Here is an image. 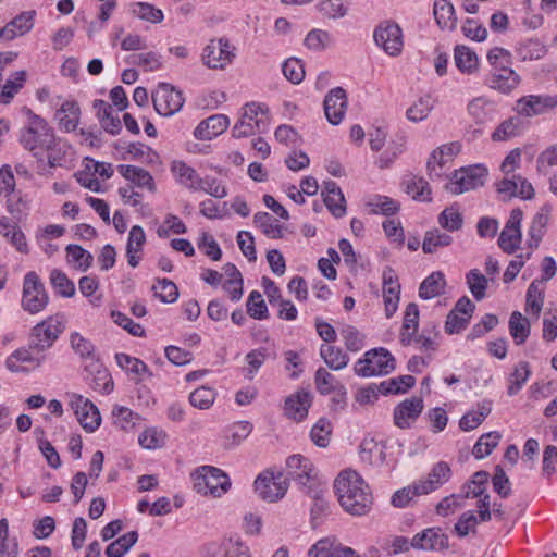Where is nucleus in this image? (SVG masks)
Returning <instances> with one entry per match:
<instances>
[{
    "label": "nucleus",
    "mask_w": 557,
    "mask_h": 557,
    "mask_svg": "<svg viewBox=\"0 0 557 557\" xmlns=\"http://www.w3.org/2000/svg\"><path fill=\"white\" fill-rule=\"evenodd\" d=\"M334 490L342 508L356 517L367 516L373 505L368 483L355 470H344L334 481Z\"/></svg>",
    "instance_id": "f257e3e1"
},
{
    "label": "nucleus",
    "mask_w": 557,
    "mask_h": 557,
    "mask_svg": "<svg viewBox=\"0 0 557 557\" xmlns=\"http://www.w3.org/2000/svg\"><path fill=\"white\" fill-rule=\"evenodd\" d=\"M21 113L23 122L18 131V141L34 157L41 156L45 147L53 143L54 129L45 117L27 107H23Z\"/></svg>",
    "instance_id": "f03ea898"
},
{
    "label": "nucleus",
    "mask_w": 557,
    "mask_h": 557,
    "mask_svg": "<svg viewBox=\"0 0 557 557\" xmlns=\"http://www.w3.org/2000/svg\"><path fill=\"white\" fill-rule=\"evenodd\" d=\"M396 360L394 356L383 347L373 348L363 354L354 366V372L360 377L387 375L394 371Z\"/></svg>",
    "instance_id": "7ed1b4c3"
},
{
    "label": "nucleus",
    "mask_w": 557,
    "mask_h": 557,
    "mask_svg": "<svg viewBox=\"0 0 557 557\" xmlns=\"http://www.w3.org/2000/svg\"><path fill=\"white\" fill-rule=\"evenodd\" d=\"M194 488L202 495L221 497L231 487V480L221 469L202 466L193 473Z\"/></svg>",
    "instance_id": "20e7f679"
},
{
    "label": "nucleus",
    "mask_w": 557,
    "mask_h": 557,
    "mask_svg": "<svg viewBox=\"0 0 557 557\" xmlns=\"http://www.w3.org/2000/svg\"><path fill=\"white\" fill-rule=\"evenodd\" d=\"M65 330V320L61 314H54L37 323L30 331V348L44 352L51 348Z\"/></svg>",
    "instance_id": "39448f33"
},
{
    "label": "nucleus",
    "mask_w": 557,
    "mask_h": 557,
    "mask_svg": "<svg viewBox=\"0 0 557 557\" xmlns=\"http://www.w3.org/2000/svg\"><path fill=\"white\" fill-rule=\"evenodd\" d=\"M49 304V295L45 284L35 271L24 275L21 307L30 314H37L46 309Z\"/></svg>",
    "instance_id": "423d86ee"
},
{
    "label": "nucleus",
    "mask_w": 557,
    "mask_h": 557,
    "mask_svg": "<svg viewBox=\"0 0 557 557\" xmlns=\"http://www.w3.org/2000/svg\"><path fill=\"white\" fill-rule=\"evenodd\" d=\"M269 117L264 107L257 102L247 103L242 109V114L234 125L232 133L236 138L252 136L268 129Z\"/></svg>",
    "instance_id": "0eeeda50"
},
{
    "label": "nucleus",
    "mask_w": 557,
    "mask_h": 557,
    "mask_svg": "<svg viewBox=\"0 0 557 557\" xmlns=\"http://www.w3.org/2000/svg\"><path fill=\"white\" fill-rule=\"evenodd\" d=\"M287 476L315 500H319V491L315 488V473L311 460L302 455L289 456L286 460Z\"/></svg>",
    "instance_id": "6e6552de"
},
{
    "label": "nucleus",
    "mask_w": 557,
    "mask_h": 557,
    "mask_svg": "<svg viewBox=\"0 0 557 557\" xmlns=\"http://www.w3.org/2000/svg\"><path fill=\"white\" fill-rule=\"evenodd\" d=\"M255 492L257 495L269 503H274L283 498L288 490V478L282 472L265 470L255 480Z\"/></svg>",
    "instance_id": "1a4fd4ad"
},
{
    "label": "nucleus",
    "mask_w": 557,
    "mask_h": 557,
    "mask_svg": "<svg viewBox=\"0 0 557 557\" xmlns=\"http://www.w3.org/2000/svg\"><path fill=\"white\" fill-rule=\"evenodd\" d=\"M515 111L518 115L527 119L557 111V94L522 96L516 101Z\"/></svg>",
    "instance_id": "9d476101"
},
{
    "label": "nucleus",
    "mask_w": 557,
    "mask_h": 557,
    "mask_svg": "<svg viewBox=\"0 0 557 557\" xmlns=\"http://www.w3.org/2000/svg\"><path fill=\"white\" fill-rule=\"evenodd\" d=\"M152 102L158 114L169 117L182 110L185 98L173 85L160 83L152 92Z\"/></svg>",
    "instance_id": "9b49d317"
},
{
    "label": "nucleus",
    "mask_w": 557,
    "mask_h": 557,
    "mask_svg": "<svg viewBox=\"0 0 557 557\" xmlns=\"http://www.w3.org/2000/svg\"><path fill=\"white\" fill-rule=\"evenodd\" d=\"M373 38L376 46L391 57H397L403 51V29L392 20L381 22L374 29Z\"/></svg>",
    "instance_id": "f8f14e48"
},
{
    "label": "nucleus",
    "mask_w": 557,
    "mask_h": 557,
    "mask_svg": "<svg viewBox=\"0 0 557 557\" xmlns=\"http://www.w3.org/2000/svg\"><path fill=\"white\" fill-rule=\"evenodd\" d=\"M486 174V168L480 164L462 168L454 173L445 188L454 195H460L482 186Z\"/></svg>",
    "instance_id": "ddd939ff"
},
{
    "label": "nucleus",
    "mask_w": 557,
    "mask_h": 557,
    "mask_svg": "<svg viewBox=\"0 0 557 557\" xmlns=\"http://www.w3.org/2000/svg\"><path fill=\"white\" fill-rule=\"evenodd\" d=\"M234 58L235 48L224 37L210 40L201 53L202 63L211 70H224Z\"/></svg>",
    "instance_id": "4468645a"
},
{
    "label": "nucleus",
    "mask_w": 557,
    "mask_h": 557,
    "mask_svg": "<svg viewBox=\"0 0 557 557\" xmlns=\"http://www.w3.org/2000/svg\"><path fill=\"white\" fill-rule=\"evenodd\" d=\"M69 398L70 407L81 426L88 433L95 432L101 423V416L97 406L81 394L72 393Z\"/></svg>",
    "instance_id": "2eb2a0df"
},
{
    "label": "nucleus",
    "mask_w": 557,
    "mask_h": 557,
    "mask_svg": "<svg viewBox=\"0 0 557 557\" xmlns=\"http://www.w3.org/2000/svg\"><path fill=\"white\" fill-rule=\"evenodd\" d=\"M523 212L519 208L512 209L499 234L497 244L499 248L508 255L516 252L522 242L521 222Z\"/></svg>",
    "instance_id": "dca6fc26"
},
{
    "label": "nucleus",
    "mask_w": 557,
    "mask_h": 557,
    "mask_svg": "<svg viewBox=\"0 0 557 557\" xmlns=\"http://www.w3.org/2000/svg\"><path fill=\"white\" fill-rule=\"evenodd\" d=\"M35 349L21 347L10 354L5 359V367L13 373H29L38 369L46 360L45 355H36Z\"/></svg>",
    "instance_id": "f3484780"
},
{
    "label": "nucleus",
    "mask_w": 557,
    "mask_h": 557,
    "mask_svg": "<svg viewBox=\"0 0 557 557\" xmlns=\"http://www.w3.org/2000/svg\"><path fill=\"white\" fill-rule=\"evenodd\" d=\"M382 296L384 302V313L391 319L397 311L400 300V284L396 272L386 267L382 273Z\"/></svg>",
    "instance_id": "a211bd4d"
},
{
    "label": "nucleus",
    "mask_w": 557,
    "mask_h": 557,
    "mask_svg": "<svg viewBox=\"0 0 557 557\" xmlns=\"http://www.w3.org/2000/svg\"><path fill=\"white\" fill-rule=\"evenodd\" d=\"M448 536L441 528H428L411 539L413 549L437 552L448 548Z\"/></svg>",
    "instance_id": "6ab92c4d"
},
{
    "label": "nucleus",
    "mask_w": 557,
    "mask_h": 557,
    "mask_svg": "<svg viewBox=\"0 0 557 557\" xmlns=\"http://www.w3.org/2000/svg\"><path fill=\"white\" fill-rule=\"evenodd\" d=\"M423 400L420 397H411L399 403L393 412L394 423L399 429H409L423 410Z\"/></svg>",
    "instance_id": "aec40b11"
},
{
    "label": "nucleus",
    "mask_w": 557,
    "mask_h": 557,
    "mask_svg": "<svg viewBox=\"0 0 557 557\" xmlns=\"http://www.w3.org/2000/svg\"><path fill=\"white\" fill-rule=\"evenodd\" d=\"M324 113L327 121L333 125H338L347 110V96L342 87L331 89L324 98Z\"/></svg>",
    "instance_id": "412c9836"
},
{
    "label": "nucleus",
    "mask_w": 557,
    "mask_h": 557,
    "mask_svg": "<svg viewBox=\"0 0 557 557\" xmlns=\"http://www.w3.org/2000/svg\"><path fill=\"white\" fill-rule=\"evenodd\" d=\"M487 85L503 94L513 90L520 83L519 75L509 66H495L486 81Z\"/></svg>",
    "instance_id": "4be33fe9"
},
{
    "label": "nucleus",
    "mask_w": 557,
    "mask_h": 557,
    "mask_svg": "<svg viewBox=\"0 0 557 557\" xmlns=\"http://www.w3.org/2000/svg\"><path fill=\"white\" fill-rule=\"evenodd\" d=\"M230 119L224 114H214L201 121L194 129V137L199 140H211L224 133Z\"/></svg>",
    "instance_id": "5701e85b"
},
{
    "label": "nucleus",
    "mask_w": 557,
    "mask_h": 557,
    "mask_svg": "<svg viewBox=\"0 0 557 557\" xmlns=\"http://www.w3.org/2000/svg\"><path fill=\"white\" fill-rule=\"evenodd\" d=\"M314 384L317 391L321 395H330L337 393L338 399H334L337 404L345 403L346 388L345 386L325 368H319L314 373Z\"/></svg>",
    "instance_id": "b1692460"
},
{
    "label": "nucleus",
    "mask_w": 557,
    "mask_h": 557,
    "mask_svg": "<svg viewBox=\"0 0 557 557\" xmlns=\"http://www.w3.org/2000/svg\"><path fill=\"white\" fill-rule=\"evenodd\" d=\"M451 476V470L447 462L438 461L435 463L425 479H420L417 482L420 485V491L428 495L443 484H445Z\"/></svg>",
    "instance_id": "393cba45"
},
{
    "label": "nucleus",
    "mask_w": 557,
    "mask_h": 557,
    "mask_svg": "<svg viewBox=\"0 0 557 557\" xmlns=\"http://www.w3.org/2000/svg\"><path fill=\"white\" fill-rule=\"evenodd\" d=\"M322 196L326 208L335 218H342L346 213L344 195L334 181L323 183Z\"/></svg>",
    "instance_id": "a878e982"
},
{
    "label": "nucleus",
    "mask_w": 557,
    "mask_h": 557,
    "mask_svg": "<svg viewBox=\"0 0 557 557\" xmlns=\"http://www.w3.org/2000/svg\"><path fill=\"white\" fill-rule=\"evenodd\" d=\"M0 235L4 237L18 252L28 253V245L26 242L25 234L8 216H0Z\"/></svg>",
    "instance_id": "bb28decb"
},
{
    "label": "nucleus",
    "mask_w": 557,
    "mask_h": 557,
    "mask_svg": "<svg viewBox=\"0 0 557 557\" xmlns=\"http://www.w3.org/2000/svg\"><path fill=\"white\" fill-rule=\"evenodd\" d=\"M117 172L137 187L146 188L150 193L156 191L154 180L147 170L131 164H120Z\"/></svg>",
    "instance_id": "cd10ccee"
},
{
    "label": "nucleus",
    "mask_w": 557,
    "mask_h": 557,
    "mask_svg": "<svg viewBox=\"0 0 557 557\" xmlns=\"http://www.w3.org/2000/svg\"><path fill=\"white\" fill-rule=\"evenodd\" d=\"M419 327V308L414 302L406 306L403 325L399 333V341L404 346H410L413 343V335H416Z\"/></svg>",
    "instance_id": "c85d7f7f"
},
{
    "label": "nucleus",
    "mask_w": 557,
    "mask_h": 557,
    "mask_svg": "<svg viewBox=\"0 0 557 557\" xmlns=\"http://www.w3.org/2000/svg\"><path fill=\"white\" fill-rule=\"evenodd\" d=\"M34 18L35 11L22 12L0 29V35H4V40H12L17 36H23L33 28Z\"/></svg>",
    "instance_id": "c756f323"
},
{
    "label": "nucleus",
    "mask_w": 557,
    "mask_h": 557,
    "mask_svg": "<svg viewBox=\"0 0 557 557\" xmlns=\"http://www.w3.org/2000/svg\"><path fill=\"white\" fill-rule=\"evenodd\" d=\"M552 207L549 205H544L540 208L536 214L533 216L531 225L529 227V243L528 246L531 249L537 248L540 242L542 240L546 226L550 219Z\"/></svg>",
    "instance_id": "7c9ffc66"
},
{
    "label": "nucleus",
    "mask_w": 557,
    "mask_h": 557,
    "mask_svg": "<svg viewBox=\"0 0 557 557\" xmlns=\"http://www.w3.org/2000/svg\"><path fill=\"white\" fill-rule=\"evenodd\" d=\"M311 406V395L308 392H298L290 395L285 401V413L295 421L304 420Z\"/></svg>",
    "instance_id": "2f4dec72"
},
{
    "label": "nucleus",
    "mask_w": 557,
    "mask_h": 557,
    "mask_svg": "<svg viewBox=\"0 0 557 557\" xmlns=\"http://www.w3.org/2000/svg\"><path fill=\"white\" fill-rule=\"evenodd\" d=\"M460 144L458 141H453L448 144H444L436 149H434L428 161V169L430 173H435V175H440L436 172V168H442L449 161L454 159L460 151Z\"/></svg>",
    "instance_id": "473e14b6"
},
{
    "label": "nucleus",
    "mask_w": 557,
    "mask_h": 557,
    "mask_svg": "<svg viewBox=\"0 0 557 557\" xmlns=\"http://www.w3.org/2000/svg\"><path fill=\"white\" fill-rule=\"evenodd\" d=\"M52 141L44 150L47 152L48 163L51 168L63 166L72 159L71 146L55 135Z\"/></svg>",
    "instance_id": "72a5a7b5"
},
{
    "label": "nucleus",
    "mask_w": 557,
    "mask_h": 557,
    "mask_svg": "<svg viewBox=\"0 0 557 557\" xmlns=\"http://www.w3.org/2000/svg\"><path fill=\"white\" fill-rule=\"evenodd\" d=\"M319 354L325 364L333 371L345 369L350 360L342 348L330 344H322Z\"/></svg>",
    "instance_id": "f704fd0d"
},
{
    "label": "nucleus",
    "mask_w": 557,
    "mask_h": 557,
    "mask_svg": "<svg viewBox=\"0 0 557 557\" xmlns=\"http://www.w3.org/2000/svg\"><path fill=\"white\" fill-rule=\"evenodd\" d=\"M446 278L443 272L434 271L428 275L419 287V297L429 300L444 293Z\"/></svg>",
    "instance_id": "c9c22d12"
},
{
    "label": "nucleus",
    "mask_w": 557,
    "mask_h": 557,
    "mask_svg": "<svg viewBox=\"0 0 557 557\" xmlns=\"http://www.w3.org/2000/svg\"><path fill=\"white\" fill-rule=\"evenodd\" d=\"M435 104L436 99L432 95H422L406 110V117L413 123L422 122L428 119Z\"/></svg>",
    "instance_id": "e433bc0d"
},
{
    "label": "nucleus",
    "mask_w": 557,
    "mask_h": 557,
    "mask_svg": "<svg viewBox=\"0 0 557 557\" xmlns=\"http://www.w3.org/2000/svg\"><path fill=\"white\" fill-rule=\"evenodd\" d=\"M366 207L370 214L391 216L399 211L400 203L387 196L373 195L366 201Z\"/></svg>",
    "instance_id": "4c0bfd02"
},
{
    "label": "nucleus",
    "mask_w": 557,
    "mask_h": 557,
    "mask_svg": "<svg viewBox=\"0 0 557 557\" xmlns=\"http://www.w3.org/2000/svg\"><path fill=\"white\" fill-rule=\"evenodd\" d=\"M79 114L81 110L75 101H64L57 111L55 117L61 129L73 132L78 125Z\"/></svg>",
    "instance_id": "58836bf2"
},
{
    "label": "nucleus",
    "mask_w": 557,
    "mask_h": 557,
    "mask_svg": "<svg viewBox=\"0 0 557 557\" xmlns=\"http://www.w3.org/2000/svg\"><path fill=\"white\" fill-rule=\"evenodd\" d=\"M544 290L545 286L542 285V281L540 280H533L527 290L525 311L535 319H539L543 308Z\"/></svg>",
    "instance_id": "ea45409f"
},
{
    "label": "nucleus",
    "mask_w": 557,
    "mask_h": 557,
    "mask_svg": "<svg viewBox=\"0 0 557 557\" xmlns=\"http://www.w3.org/2000/svg\"><path fill=\"white\" fill-rule=\"evenodd\" d=\"M433 14L437 25L442 29H454L457 25V17L453 3L448 0H435Z\"/></svg>",
    "instance_id": "a19ab883"
},
{
    "label": "nucleus",
    "mask_w": 557,
    "mask_h": 557,
    "mask_svg": "<svg viewBox=\"0 0 557 557\" xmlns=\"http://www.w3.org/2000/svg\"><path fill=\"white\" fill-rule=\"evenodd\" d=\"M532 374L531 367L527 361H519L508 376L507 394L517 395Z\"/></svg>",
    "instance_id": "79ce46f5"
},
{
    "label": "nucleus",
    "mask_w": 557,
    "mask_h": 557,
    "mask_svg": "<svg viewBox=\"0 0 557 557\" xmlns=\"http://www.w3.org/2000/svg\"><path fill=\"white\" fill-rule=\"evenodd\" d=\"M171 171L181 185H184L193 191H197L200 176L195 169L183 161H174L171 165Z\"/></svg>",
    "instance_id": "37998d69"
},
{
    "label": "nucleus",
    "mask_w": 557,
    "mask_h": 557,
    "mask_svg": "<svg viewBox=\"0 0 557 557\" xmlns=\"http://www.w3.org/2000/svg\"><path fill=\"white\" fill-rule=\"evenodd\" d=\"M112 420L116 428L128 432L140 424L141 417L127 407L115 406L112 409Z\"/></svg>",
    "instance_id": "c03bdc74"
},
{
    "label": "nucleus",
    "mask_w": 557,
    "mask_h": 557,
    "mask_svg": "<svg viewBox=\"0 0 557 557\" xmlns=\"http://www.w3.org/2000/svg\"><path fill=\"white\" fill-rule=\"evenodd\" d=\"M253 223L269 238L277 239L284 236V226L268 212L256 213Z\"/></svg>",
    "instance_id": "a18cd8bd"
},
{
    "label": "nucleus",
    "mask_w": 557,
    "mask_h": 557,
    "mask_svg": "<svg viewBox=\"0 0 557 557\" xmlns=\"http://www.w3.org/2000/svg\"><path fill=\"white\" fill-rule=\"evenodd\" d=\"M468 113L476 123H486L491 121L495 114L493 102L484 97L472 99L468 104Z\"/></svg>",
    "instance_id": "49530a36"
},
{
    "label": "nucleus",
    "mask_w": 557,
    "mask_h": 557,
    "mask_svg": "<svg viewBox=\"0 0 557 557\" xmlns=\"http://www.w3.org/2000/svg\"><path fill=\"white\" fill-rule=\"evenodd\" d=\"M509 333L516 345H522L530 335V321L521 312L513 311L509 318Z\"/></svg>",
    "instance_id": "de8ad7c7"
},
{
    "label": "nucleus",
    "mask_w": 557,
    "mask_h": 557,
    "mask_svg": "<svg viewBox=\"0 0 557 557\" xmlns=\"http://www.w3.org/2000/svg\"><path fill=\"white\" fill-rule=\"evenodd\" d=\"M490 278L479 269H472L466 274V283L475 300L481 301L486 296Z\"/></svg>",
    "instance_id": "09e8293b"
},
{
    "label": "nucleus",
    "mask_w": 557,
    "mask_h": 557,
    "mask_svg": "<svg viewBox=\"0 0 557 557\" xmlns=\"http://www.w3.org/2000/svg\"><path fill=\"white\" fill-rule=\"evenodd\" d=\"M451 243L453 237L450 235L441 232L438 228H432L424 234L422 250L424 253H434Z\"/></svg>",
    "instance_id": "8fccbe9b"
},
{
    "label": "nucleus",
    "mask_w": 557,
    "mask_h": 557,
    "mask_svg": "<svg viewBox=\"0 0 557 557\" xmlns=\"http://www.w3.org/2000/svg\"><path fill=\"white\" fill-rule=\"evenodd\" d=\"M138 541V532L129 531L113 541L106 548L107 557H123Z\"/></svg>",
    "instance_id": "3c124183"
},
{
    "label": "nucleus",
    "mask_w": 557,
    "mask_h": 557,
    "mask_svg": "<svg viewBox=\"0 0 557 557\" xmlns=\"http://www.w3.org/2000/svg\"><path fill=\"white\" fill-rule=\"evenodd\" d=\"M66 260L73 268L86 271L92 263V256L78 245H69L65 248Z\"/></svg>",
    "instance_id": "603ef678"
},
{
    "label": "nucleus",
    "mask_w": 557,
    "mask_h": 557,
    "mask_svg": "<svg viewBox=\"0 0 557 557\" xmlns=\"http://www.w3.org/2000/svg\"><path fill=\"white\" fill-rule=\"evenodd\" d=\"M117 366L127 374H133L135 379H139L143 374L148 373L147 364L138 358L132 357L124 352L115 355Z\"/></svg>",
    "instance_id": "864d4df0"
},
{
    "label": "nucleus",
    "mask_w": 557,
    "mask_h": 557,
    "mask_svg": "<svg viewBox=\"0 0 557 557\" xmlns=\"http://www.w3.org/2000/svg\"><path fill=\"white\" fill-rule=\"evenodd\" d=\"M438 225L448 231V232H457L461 230L463 225V216L460 213L458 207L450 206L445 208L437 216Z\"/></svg>",
    "instance_id": "5fc2aeb1"
},
{
    "label": "nucleus",
    "mask_w": 557,
    "mask_h": 557,
    "mask_svg": "<svg viewBox=\"0 0 557 557\" xmlns=\"http://www.w3.org/2000/svg\"><path fill=\"white\" fill-rule=\"evenodd\" d=\"M131 12L134 16L152 24L161 23L164 18L162 10L148 2L132 3Z\"/></svg>",
    "instance_id": "6e6d98bb"
},
{
    "label": "nucleus",
    "mask_w": 557,
    "mask_h": 557,
    "mask_svg": "<svg viewBox=\"0 0 557 557\" xmlns=\"http://www.w3.org/2000/svg\"><path fill=\"white\" fill-rule=\"evenodd\" d=\"M50 284L54 289L55 294H58L61 297L70 298L75 294L74 283L67 277V275L63 271L59 269H53L50 272Z\"/></svg>",
    "instance_id": "4d7b16f0"
},
{
    "label": "nucleus",
    "mask_w": 557,
    "mask_h": 557,
    "mask_svg": "<svg viewBox=\"0 0 557 557\" xmlns=\"http://www.w3.org/2000/svg\"><path fill=\"white\" fill-rule=\"evenodd\" d=\"M521 121L517 116H511L503 121L492 133L494 141H506L519 135Z\"/></svg>",
    "instance_id": "13d9d810"
},
{
    "label": "nucleus",
    "mask_w": 557,
    "mask_h": 557,
    "mask_svg": "<svg viewBox=\"0 0 557 557\" xmlns=\"http://www.w3.org/2000/svg\"><path fill=\"white\" fill-rule=\"evenodd\" d=\"M154 297L161 302L173 304L178 298V289L174 282L168 278H159L152 286Z\"/></svg>",
    "instance_id": "bf43d9fd"
},
{
    "label": "nucleus",
    "mask_w": 557,
    "mask_h": 557,
    "mask_svg": "<svg viewBox=\"0 0 557 557\" xmlns=\"http://www.w3.org/2000/svg\"><path fill=\"white\" fill-rule=\"evenodd\" d=\"M70 345L76 355L84 360H94L96 358L95 345L78 332L70 335Z\"/></svg>",
    "instance_id": "052dcab7"
},
{
    "label": "nucleus",
    "mask_w": 557,
    "mask_h": 557,
    "mask_svg": "<svg viewBox=\"0 0 557 557\" xmlns=\"http://www.w3.org/2000/svg\"><path fill=\"white\" fill-rule=\"evenodd\" d=\"M126 62L140 66L146 72L158 71L162 66L161 55L153 51L132 54L126 59Z\"/></svg>",
    "instance_id": "680f3d73"
},
{
    "label": "nucleus",
    "mask_w": 557,
    "mask_h": 557,
    "mask_svg": "<svg viewBox=\"0 0 557 557\" xmlns=\"http://www.w3.org/2000/svg\"><path fill=\"white\" fill-rule=\"evenodd\" d=\"M26 81V72L17 71L13 73L4 83L0 92V99L4 103H9L10 100L20 91Z\"/></svg>",
    "instance_id": "e2e57ef3"
},
{
    "label": "nucleus",
    "mask_w": 557,
    "mask_h": 557,
    "mask_svg": "<svg viewBox=\"0 0 557 557\" xmlns=\"http://www.w3.org/2000/svg\"><path fill=\"white\" fill-rule=\"evenodd\" d=\"M456 66L466 73H472L478 67V57L466 46H457L455 48Z\"/></svg>",
    "instance_id": "0e129e2a"
},
{
    "label": "nucleus",
    "mask_w": 557,
    "mask_h": 557,
    "mask_svg": "<svg viewBox=\"0 0 557 557\" xmlns=\"http://www.w3.org/2000/svg\"><path fill=\"white\" fill-rule=\"evenodd\" d=\"M502 435L494 431L483 434L475 443L472 454L476 459H482L488 456L492 450L498 445Z\"/></svg>",
    "instance_id": "69168bd1"
},
{
    "label": "nucleus",
    "mask_w": 557,
    "mask_h": 557,
    "mask_svg": "<svg viewBox=\"0 0 557 557\" xmlns=\"http://www.w3.org/2000/svg\"><path fill=\"white\" fill-rule=\"evenodd\" d=\"M215 397L216 393L213 388L201 386L190 393L189 403L197 409L207 410L214 404Z\"/></svg>",
    "instance_id": "338daca9"
},
{
    "label": "nucleus",
    "mask_w": 557,
    "mask_h": 557,
    "mask_svg": "<svg viewBox=\"0 0 557 557\" xmlns=\"http://www.w3.org/2000/svg\"><path fill=\"white\" fill-rule=\"evenodd\" d=\"M338 539L335 536H325L317 541L308 549V557H333Z\"/></svg>",
    "instance_id": "774afa93"
}]
</instances>
